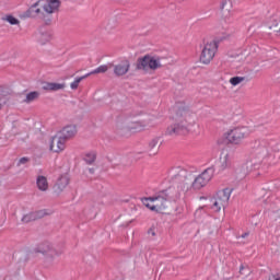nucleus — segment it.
Segmentation results:
<instances>
[{"mask_svg": "<svg viewBox=\"0 0 280 280\" xmlns=\"http://www.w3.org/2000/svg\"><path fill=\"white\" fill-rule=\"evenodd\" d=\"M170 178L174 185L164 190V195L168 202H177L187 191H190L191 178L187 177V171L180 167L172 168Z\"/></svg>", "mask_w": 280, "mask_h": 280, "instance_id": "obj_1", "label": "nucleus"}, {"mask_svg": "<svg viewBox=\"0 0 280 280\" xmlns=\"http://www.w3.org/2000/svg\"><path fill=\"white\" fill-rule=\"evenodd\" d=\"M60 8V0H39L28 9L31 16H40L45 19V14H54Z\"/></svg>", "mask_w": 280, "mask_h": 280, "instance_id": "obj_2", "label": "nucleus"}, {"mask_svg": "<svg viewBox=\"0 0 280 280\" xmlns=\"http://www.w3.org/2000/svg\"><path fill=\"white\" fill-rule=\"evenodd\" d=\"M158 124L156 118L148 117L142 120L125 122L120 125L119 128L122 132H141V130H145V128H154Z\"/></svg>", "mask_w": 280, "mask_h": 280, "instance_id": "obj_3", "label": "nucleus"}, {"mask_svg": "<svg viewBox=\"0 0 280 280\" xmlns=\"http://www.w3.org/2000/svg\"><path fill=\"white\" fill-rule=\"evenodd\" d=\"M231 188H225L214 194L211 206L214 213H220V211H224V209H226L229 200H231Z\"/></svg>", "mask_w": 280, "mask_h": 280, "instance_id": "obj_4", "label": "nucleus"}, {"mask_svg": "<svg viewBox=\"0 0 280 280\" xmlns=\"http://www.w3.org/2000/svg\"><path fill=\"white\" fill-rule=\"evenodd\" d=\"M250 135L248 127H235L224 133V138L232 145H242L244 139H247Z\"/></svg>", "mask_w": 280, "mask_h": 280, "instance_id": "obj_5", "label": "nucleus"}, {"mask_svg": "<svg viewBox=\"0 0 280 280\" xmlns=\"http://www.w3.org/2000/svg\"><path fill=\"white\" fill-rule=\"evenodd\" d=\"M167 202H170V199H167L164 191L160 192L155 197L142 199V205H144L147 209L156 212L167 209Z\"/></svg>", "mask_w": 280, "mask_h": 280, "instance_id": "obj_6", "label": "nucleus"}, {"mask_svg": "<svg viewBox=\"0 0 280 280\" xmlns=\"http://www.w3.org/2000/svg\"><path fill=\"white\" fill-rule=\"evenodd\" d=\"M196 128H198V126L195 125V122L187 124L182 121L168 126L166 129V135L168 137H176L177 135H189L191 132H196Z\"/></svg>", "mask_w": 280, "mask_h": 280, "instance_id": "obj_7", "label": "nucleus"}, {"mask_svg": "<svg viewBox=\"0 0 280 280\" xmlns=\"http://www.w3.org/2000/svg\"><path fill=\"white\" fill-rule=\"evenodd\" d=\"M161 67H163V63L159 57L145 56L140 59L138 63V69H142V71H156V69H161Z\"/></svg>", "mask_w": 280, "mask_h": 280, "instance_id": "obj_8", "label": "nucleus"}, {"mask_svg": "<svg viewBox=\"0 0 280 280\" xmlns=\"http://www.w3.org/2000/svg\"><path fill=\"white\" fill-rule=\"evenodd\" d=\"M187 178L191 180V189H202L211 180L210 170L207 168L197 178H192L191 174L187 172Z\"/></svg>", "mask_w": 280, "mask_h": 280, "instance_id": "obj_9", "label": "nucleus"}, {"mask_svg": "<svg viewBox=\"0 0 280 280\" xmlns=\"http://www.w3.org/2000/svg\"><path fill=\"white\" fill-rule=\"evenodd\" d=\"M67 140L62 138L59 133L51 138L49 142L50 152L60 153L63 152L65 148H67Z\"/></svg>", "mask_w": 280, "mask_h": 280, "instance_id": "obj_10", "label": "nucleus"}, {"mask_svg": "<svg viewBox=\"0 0 280 280\" xmlns=\"http://www.w3.org/2000/svg\"><path fill=\"white\" fill-rule=\"evenodd\" d=\"M259 165H261V159H250L236 170V174H241L242 172L243 176H246L247 174H250V172H253L254 170H259Z\"/></svg>", "mask_w": 280, "mask_h": 280, "instance_id": "obj_11", "label": "nucleus"}, {"mask_svg": "<svg viewBox=\"0 0 280 280\" xmlns=\"http://www.w3.org/2000/svg\"><path fill=\"white\" fill-rule=\"evenodd\" d=\"M37 250L48 259H56V257H60V252L56 250V248H54V245H51V243L40 244Z\"/></svg>", "mask_w": 280, "mask_h": 280, "instance_id": "obj_12", "label": "nucleus"}, {"mask_svg": "<svg viewBox=\"0 0 280 280\" xmlns=\"http://www.w3.org/2000/svg\"><path fill=\"white\" fill-rule=\"evenodd\" d=\"M217 167L219 172H224V170H229V167H231V152H229L228 149H223L221 151Z\"/></svg>", "mask_w": 280, "mask_h": 280, "instance_id": "obj_13", "label": "nucleus"}, {"mask_svg": "<svg viewBox=\"0 0 280 280\" xmlns=\"http://www.w3.org/2000/svg\"><path fill=\"white\" fill-rule=\"evenodd\" d=\"M51 213H54V211L47 209L28 212L23 215L22 222H34V220H40V218H45V215H51Z\"/></svg>", "mask_w": 280, "mask_h": 280, "instance_id": "obj_14", "label": "nucleus"}, {"mask_svg": "<svg viewBox=\"0 0 280 280\" xmlns=\"http://www.w3.org/2000/svg\"><path fill=\"white\" fill-rule=\"evenodd\" d=\"M219 11L224 21H226V19H231V14H233V1L221 0L219 3Z\"/></svg>", "mask_w": 280, "mask_h": 280, "instance_id": "obj_15", "label": "nucleus"}, {"mask_svg": "<svg viewBox=\"0 0 280 280\" xmlns=\"http://www.w3.org/2000/svg\"><path fill=\"white\" fill-rule=\"evenodd\" d=\"M130 71V61L124 59L118 63L114 65V73L117 77L126 75Z\"/></svg>", "mask_w": 280, "mask_h": 280, "instance_id": "obj_16", "label": "nucleus"}, {"mask_svg": "<svg viewBox=\"0 0 280 280\" xmlns=\"http://www.w3.org/2000/svg\"><path fill=\"white\" fill-rule=\"evenodd\" d=\"M200 62H202V65H209L211 62V43L209 42H203Z\"/></svg>", "mask_w": 280, "mask_h": 280, "instance_id": "obj_17", "label": "nucleus"}, {"mask_svg": "<svg viewBox=\"0 0 280 280\" xmlns=\"http://www.w3.org/2000/svg\"><path fill=\"white\" fill-rule=\"evenodd\" d=\"M69 175H61L55 184L54 191L56 194H62L63 190L67 189V187L69 186Z\"/></svg>", "mask_w": 280, "mask_h": 280, "instance_id": "obj_18", "label": "nucleus"}, {"mask_svg": "<svg viewBox=\"0 0 280 280\" xmlns=\"http://www.w3.org/2000/svg\"><path fill=\"white\" fill-rule=\"evenodd\" d=\"M59 135L67 141L78 135V128H75V125H68L62 128Z\"/></svg>", "mask_w": 280, "mask_h": 280, "instance_id": "obj_19", "label": "nucleus"}, {"mask_svg": "<svg viewBox=\"0 0 280 280\" xmlns=\"http://www.w3.org/2000/svg\"><path fill=\"white\" fill-rule=\"evenodd\" d=\"M65 89H67V83L62 82V83H56V82H46L43 85V90L44 91H65Z\"/></svg>", "mask_w": 280, "mask_h": 280, "instance_id": "obj_20", "label": "nucleus"}, {"mask_svg": "<svg viewBox=\"0 0 280 280\" xmlns=\"http://www.w3.org/2000/svg\"><path fill=\"white\" fill-rule=\"evenodd\" d=\"M36 187L39 191H49V180L44 175L36 177Z\"/></svg>", "mask_w": 280, "mask_h": 280, "instance_id": "obj_21", "label": "nucleus"}, {"mask_svg": "<svg viewBox=\"0 0 280 280\" xmlns=\"http://www.w3.org/2000/svg\"><path fill=\"white\" fill-rule=\"evenodd\" d=\"M225 39L224 36L214 37L212 40V47H211V58H215L218 56V49L220 48V43H223Z\"/></svg>", "mask_w": 280, "mask_h": 280, "instance_id": "obj_22", "label": "nucleus"}, {"mask_svg": "<svg viewBox=\"0 0 280 280\" xmlns=\"http://www.w3.org/2000/svg\"><path fill=\"white\" fill-rule=\"evenodd\" d=\"M38 97H40V93L39 92H30L26 94V97L24 100L25 104H32V102H36V100H38Z\"/></svg>", "mask_w": 280, "mask_h": 280, "instance_id": "obj_23", "label": "nucleus"}, {"mask_svg": "<svg viewBox=\"0 0 280 280\" xmlns=\"http://www.w3.org/2000/svg\"><path fill=\"white\" fill-rule=\"evenodd\" d=\"M250 272H253L250 270V267H248V265H241L240 266V270H238V275L243 278H246V277H250Z\"/></svg>", "mask_w": 280, "mask_h": 280, "instance_id": "obj_24", "label": "nucleus"}, {"mask_svg": "<svg viewBox=\"0 0 280 280\" xmlns=\"http://www.w3.org/2000/svg\"><path fill=\"white\" fill-rule=\"evenodd\" d=\"M39 43L42 45H45V43H49V40H51V33L50 32H44V33H40L38 36H37Z\"/></svg>", "mask_w": 280, "mask_h": 280, "instance_id": "obj_25", "label": "nucleus"}, {"mask_svg": "<svg viewBox=\"0 0 280 280\" xmlns=\"http://www.w3.org/2000/svg\"><path fill=\"white\" fill-rule=\"evenodd\" d=\"M109 67L108 65H102L97 67L96 69L92 70L91 72L86 73V75H95L97 73H106L108 71Z\"/></svg>", "mask_w": 280, "mask_h": 280, "instance_id": "obj_26", "label": "nucleus"}, {"mask_svg": "<svg viewBox=\"0 0 280 280\" xmlns=\"http://www.w3.org/2000/svg\"><path fill=\"white\" fill-rule=\"evenodd\" d=\"M86 78H89V74H85V75H83V77L75 78L74 81L70 83V89H71L72 91L78 90V86H80V82H82V80H86Z\"/></svg>", "mask_w": 280, "mask_h": 280, "instance_id": "obj_27", "label": "nucleus"}, {"mask_svg": "<svg viewBox=\"0 0 280 280\" xmlns=\"http://www.w3.org/2000/svg\"><path fill=\"white\" fill-rule=\"evenodd\" d=\"M160 142H161V138L160 137L153 138L149 142V152H154V150H156V148H159V143Z\"/></svg>", "mask_w": 280, "mask_h": 280, "instance_id": "obj_28", "label": "nucleus"}, {"mask_svg": "<svg viewBox=\"0 0 280 280\" xmlns=\"http://www.w3.org/2000/svg\"><path fill=\"white\" fill-rule=\"evenodd\" d=\"M83 161H85L88 165H92V163H95V152L85 153Z\"/></svg>", "mask_w": 280, "mask_h": 280, "instance_id": "obj_29", "label": "nucleus"}, {"mask_svg": "<svg viewBox=\"0 0 280 280\" xmlns=\"http://www.w3.org/2000/svg\"><path fill=\"white\" fill-rule=\"evenodd\" d=\"M8 104V93L5 91L0 90V110Z\"/></svg>", "mask_w": 280, "mask_h": 280, "instance_id": "obj_30", "label": "nucleus"}, {"mask_svg": "<svg viewBox=\"0 0 280 280\" xmlns=\"http://www.w3.org/2000/svg\"><path fill=\"white\" fill-rule=\"evenodd\" d=\"M244 80H245L244 77H233L230 79V84H232V86H237V84H242Z\"/></svg>", "mask_w": 280, "mask_h": 280, "instance_id": "obj_31", "label": "nucleus"}, {"mask_svg": "<svg viewBox=\"0 0 280 280\" xmlns=\"http://www.w3.org/2000/svg\"><path fill=\"white\" fill-rule=\"evenodd\" d=\"M4 21H7V23H10V25H19V23H20L19 19H16L12 15H7L4 18Z\"/></svg>", "mask_w": 280, "mask_h": 280, "instance_id": "obj_32", "label": "nucleus"}, {"mask_svg": "<svg viewBox=\"0 0 280 280\" xmlns=\"http://www.w3.org/2000/svg\"><path fill=\"white\" fill-rule=\"evenodd\" d=\"M148 235L149 237L152 240L154 237H156V229L155 228H151L149 231H148Z\"/></svg>", "mask_w": 280, "mask_h": 280, "instance_id": "obj_33", "label": "nucleus"}, {"mask_svg": "<svg viewBox=\"0 0 280 280\" xmlns=\"http://www.w3.org/2000/svg\"><path fill=\"white\" fill-rule=\"evenodd\" d=\"M26 163H30V158H21L18 162V165H26Z\"/></svg>", "mask_w": 280, "mask_h": 280, "instance_id": "obj_34", "label": "nucleus"}, {"mask_svg": "<svg viewBox=\"0 0 280 280\" xmlns=\"http://www.w3.org/2000/svg\"><path fill=\"white\" fill-rule=\"evenodd\" d=\"M94 173H95V170L93 168L85 170V174H94Z\"/></svg>", "mask_w": 280, "mask_h": 280, "instance_id": "obj_35", "label": "nucleus"}, {"mask_svg": "<svg viewBox=\"0 0 280 280\" xmlns=\"http://www.w3.org/2000/svg\"><path fill=\"white\" fill-rule=\"evenodd\" d=\"M269 280H280V276H271Z\"/></svg>", "mask_w": 280, "mask_h": 280, "instance_id": "obj_36", "label": "nucleus"}, {"mask_svg": "<svg viewBox=\"0 0 280 280\" xmlns=\"http://www.w3.org/2000/svg\"><path fill=\"white\" fill-rule=\"evenodd\" d=\"M249 233L248 232H245L241 235V237L244 240L245 237H248Z\"/></svg>", "mask_w": 280, "mask_h": 280, "instance_id": "obj_37", "label": "nucleus"}, {"mask_svg": "<svg viewBox=\"0 0 280 280\" xmlns=\"http://www.w3.org/2000/svg\"><path fill=\"white\" fill-rule=\"evenodd\" d=\"M217 143H218V145H220V143H222V140H218Z\"/></svg>", "mask_w": 280, "mask_h": 280, "instance_id": "obj_38", "label": "nucleus"}, {"mask_svg": "<svg viewBox=\"0 0 280 280\" xmlns=\"http://www.w3.org/2000/svg\"><path fill=\"white\" fill-rule=\"evenodd\" d=\"M158 150H155V152L153 154H156Z\"/></svg>", "mask_w": 280, "mask_h": 280, "instance_id": "obj_39", "label": "nucleus"}]
</instances>
